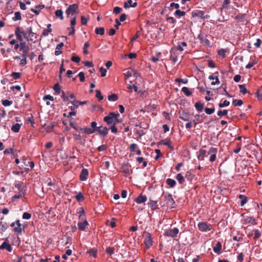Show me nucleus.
Wrapping results in <instances>:
<instances>
[{
    "label": "nucleus",
    "mask_w": 262,
    "mask_h": 262,
    "mask_svg": "<svg viewBox=\"0 0 262 262\" xmlns=\"http://www.w3.org/2000/svg\"><path fill=\"white\" fill-rule=\"evenodd\" d=\"M206 151L204 149H200L198 155V159L200 160H204V157L206 156Z\"/></svg>",
    "instance_id": "nucleus-24"
},
{
    "label": "nucleus",
    "mask_w": 262,
    "mask_h": 262,
    "mask_svg": "<svg viewBox=\"0 0 262 262\" xmlns=\"http://www.w3.org/2000/svg\"><path fill=\"white\" fill-rule=\"evenodd\" d=\"M88 222L87 221L84 220L83 222H80L78 223V229L81 231H84L88 226Z\"/></svg>",
    "instance_id": "nucleus-17"
},
{
    "label": "nucleus",
    "mask_w": 262,
    "mask_h": 262,
    "mask_svg": "<svg viewBox=\"0 0 262 262\" xmlns=\"http://www.w3.org/2000/svg\"><path fill=\"white\" fill-rule=\"evenodd\" d=\"M253 232H254V239L256 240L260 237L261 233L258 230H254Z\"/></svg>",
    "instance_id": "nucleus-47"
},
{
    "label": "nucleus",
    "mask_w": 262,
    "mask_h": 262,
    "mask_svg": "<svg viewBox=\"0 0 262 262\" xmlns=\"http://www.w3.org/2000/svg\"><path fill=\"white\" fill-rule=\"evenodd\" d=\"M180 118L184 121H188L189 120V115L183 111L180 114Z\"/></svg>",
    "instance_id": "nucleus-22"
},
{
    "label": "nucleus",
    "mask_w": 262,
    "mask_h": 262,
    "mask_svg": "<svg viewBox=\"0 0 262 262\" xmlns=\"http://www.w3.org/2000/svg\"><path fill=\"white\" fill-rule=\"evenodd\" d=\"M176 178L180 184H183L184 182H185V179L183 176L180 173L177 174Z\"/></svg>",
    "instance_id": "nucleus-25"
},
{
    "label": "nucleus",
    "mask_w": 262,
    "mask_h": 262,
    "mask_svg": "<svg viewBox=\"0 0 262 262\" xmlns=\"http://www.w3.org/2000/svg\"><path fill=\"white\" fill-rule=\"evenodd\" d=\"M101 136L105 137L108 134V128L105 126H100L98 127L97 131Z\"/></svg>",
    "instance_id": "nucleus-10"
},
{
    "label": "nucleus",
    "mask_w": 262,
    "mask_h": 262,
    "mask_svg": "<svg viewBox=\"0 0 262 262\" xmlns=\"http://www.w3.org/2000/svg\"><path fill=\"white\" fill-rule=\"evenodd\" d=\"M89 171L86 168H83L80 172L79 178L81 181H84L87 179Z\"/></svg>",
    "instance_id": "nucleus-13"
},
{
    "label": "nucleus",
    "mask_w": 262,
    "mask_h": 262,
    "mask_svg": "<svg viewBox=\"0 0 262 262\" xmlns=\"http://www.w3.org/2000/svg\"><path fill=\"white\" fill-rule=\"evenodd\" d=\"M144 243L147 249L152 245L153 241L151 238V235L148 232H146L145 234Z\"/></svg>",
    "instance_id": "nucleus-8"
},
{
    "label": "nucleus",
    "mask_w": 262,
    "mask_h": 262,
    "mask_svg": "<svg viewBox=\"0 0 262 262\" xmlns=\"http://www.w3.org/2000/svg\"><path fill=\"white\" fill-rule=\"evenodd\" d=\"M22 58L20 59V63L19 64L21 66H24L27 64V56H21Z\"/></svg>",
    "instance_id": "nucleus-51"
},
{
    "label": "nucleus",
    "mask_w": 262,
    "mask_h": 262,
    "mask_svg": "<svg viewBox=\"0 0 262 262\" xmlns=\"http://www.w3.org/2000/svg\"><path fill=\"white\" fill-rule=\"evenodd\" d=\"M182 91L187 96H189L192 94V93L189 90V89L187 87L184 86V87L182 88Z\"/></svg>",
    "instance_id": "nucleus-39"
},
{
    "label": "nucleus",
    "mask_w": 262,
    "mask_h": 262,
    "mask_svg": "<svg viewBox=\"0 0 262 262\" xmlns=\"http://www.w3.org/2000/svg\"><path fill=\"white\" fill-rule=\"evenodd\" d=\"M20 126L21 124L19 123H16L12 126L11 129L13 132L18 133L20 130Z\"/></svg>",
    "instance_id": "nucleus-27"
},
{
    "label": "nucleus",
    "mask_w": 262,
    "mask_h": 262,
    "mask_svg": "<svg viewBox=\"0 0 262 262\" xmlns=\"http://www.w3.org/2000/svg\"><path fill=\"white\" fill-rule=\"evenodd\" d=\"M228 110H220L217 112V116L221 117L224 116H226L228 114Z\"/></svg>",
    "instance_id": "nucleus-42"
},
{
    "label": "nucleus",
    "mask_w": 262,
    "mask_h": 262,
    "mask_svg": "<svg viewBox=\"0 0 262 262\" xmlns=\"http://www.w3.org/2000/svg\"><path fill=\"white\" fill-rule=\"evenodd\" d=\"M10 226L14 227L13 231L17 234H20L24 229V227H22V225L20 224L19 220H16L15 222L12 223L10 224Z\"/></svg>",
    "instance_id": "nucleus-3"
},
{
    "label": "nucleus",
    "mask_w": 262,
    "mask_h": 262,
    "mask_svg": "<svg viewBox=\"0 0 262 262\" xmlns=\"http://www.w3.org/2000/svg\"><path fill=\"white\" fill-rule=\"evenodd\" d=\"M78 5L76 4L70 5L66 11L68 16L71 14L72 15L78 13Z\"/></svg>",
    "instance_id": "nucleus-5"
},
{
    "label": "nucleus",
    "mask_w": 262,
    "mask_h": 262,
    "mask_svg": "<svg viewBox=\"0 0 262 262\" xmlns=\"http://www.w3.org/2000/svg\"><path fill=\"white\" fill-rule=\"evenodd\" d=\"M232 104L234 105V106H241L243 104V101L241 99H234L232 101Z\"/></svg>",
    "instance_id": "nucleus-37"
},
{
    "label": "nucleus",
    "mask_w": 262,
    "mask_h": 262,
    "mask_svg": "<svg viewBox=\"0 0 262 262\" xmlns=\"http://www.w3.org/2000/svg\"><path fill=\"white\" fill-rule=\"evenodd\" d=\"M222 247L221 243L220 242H218L213 248L214 252L217 254H220L221 253Z\"/></svg>",
    "instance_id": "nucleus-18"
},
{
    "label": "nucleus",
    "mask_w": 262,
    "mask_h": 262,
    "mask_svg": "<svg viewBox=\"0 0 262 262\" xmlns=\"http://www.w3.org/2000/svg\"><path fill=\"white\" fill-rule=\"evenodd\" d=\"M261 43V40L259 38H257L256 40V42L254 43V45L256 48H259Z\"/></svg>",
    "instance_id": "nucleus-58"
},
{
    "label": "nucleus",
    "mask_w": 262,
    "mask_h": 262,
    "mask_svg": "<svg viewBox=\"0 0 262 262\" xmlns=\"http://www.w3.org/2000/svg\"><path fill=\"white\" fill-rule=\"evenodd\" d=\"M115 248L112 247H108L105 250L106 253L108 255H112L114 253Z\"/></svg>",
    "instance_id": "nucleus-40"
},
{
    "label": "nucleus",
    "mask_w": 262,
    "mask_h": 262,
    "mask_svg": "<svg viewBox=\"0 0 262 262\" xmlns=\"http://www.w3.org/2000/svg\"><path fill=\"white\" fill-rule=\"evenodd\" d=\"M130 165L128 163L123 164L121 167V171L126 175L129 174V167Z\"/></svg>",
    "instance_id": "nucleus-15"
},
{
    "label": "nucleus",
    "mask_w": 262,
    "mask_h": 262,
    "mask_svg": "<svg viewBox=\"0 0 262 262\" xmlns=\"http://www.w3.org/2000/svg\"><path fill=\"white\" fill-rule=\"evenodd\" d=\"M186 14L185 12L184 11H181L179 9H177L175 12H174V15L176 16H177V17H178L179 18L185 15Z\"/></svg>",
    "instance_id": "nucleus-34"
},
{
    "label": "nucleus",
    "mask_w": 262,
    "mask_h": 262,
    "mask_svg": "<svg viewBox=\"0 0 262 262\" xmlns=\"http://www.w3.org/2000/svg\"><path fill=\"white\" fill-rule=\"evenodd\" d=\"M76 200L79 202H82L84 200V197L83 193L79 192L76 196Z\"/></svg>",
    "instance_id": "nucleus-35"
},
{
    "label": "nucleus",
    "mask_w": 262,
    "mask_h": 262,
    "mask_svg": "<svg viewBox=\"0 0 262 262\" xmlns=\"http://www.w3.org/2000/svg\"><path fill=\"white\" fill-rule=\"evenodd\" d=\"M205 12L203 11L196 10L192 12V17L199 18H204Z\"/></svg>",
    "instance_id": "nucleus-11"
},
{
    "label": "nucleus",
    "mask_w": 262,
    "mask_h": 262,
    "mask_svg": "<svg viewBox=\"0 0 262 262\" xmlns=\"http://www.w3.org/2000/svg\"><path fill=\"white\" fill-rule=\"evenodd\" d=\"M104 28L103 27L96 28L95 30V32L96 34H99L103 35L104 34Z\"/></svg>",
    "instance_id": "nucleus-30"
},
{
    "label": "nucleus",
    "mask_w": 262,
    "mask_h": 262,
    "mask_svg": "<svg viewBox=\"0 0 262 262\" xmlns=\"http://www.w3.org/2000/svg\"><path fill=\"white\" fill-rule=\"evenodd\" d=\"M198 38L200 40L201 43H203L204 45L206 46H210V42L202 34H199L198 36Z\"/></svg>",
    "instance_id": "nucleus-14"
},
{
    "label": "nucleus",
    "mask_w": 262,
    "mask_h": 262,
    "mask_svg": "<svg viewBox=\"0 0 262 262\" xmlns=\"http://www.w3.org/2000/svg\"><path fill=\"white\" fill-rule=\"evenodd\" d=\"M122 10V8L120 7H115L113 9V12L116 14H118L121 12Z\"/></svg>",
    "instance_id": "nucleus-64"
},
{
    "label": "nucleus",
    "mask_w": 262,
    "mask_h": 262,
    "mask_svg": "<svg viewBox=\"0 0 262 262\" xmlns=\"http://www.w3.org/2000/svg\"><path fill=\"white\" fill-rule=\"evenodd\" d=\"M202 115H196L194 116V119L193 120V123L195 126L197 124L202 122Z\"/></svg>",
    "instance_id": "nucleus-21"
},
{
    "label": "nucleus",
    "mask_w": 262,
    "mask_h": 262,
    "mask_svg": "<svg viewBox=\"0 0 262 262\" xmlns=\"http://www.w3.org/2000/svg\"><path fill=\"white\" fill-rule=\"evenodd\" d=\"M21 19V13L19 12H16L14 16L12 18L13 21H17Z\"/></svg>",
    "instance_id": "nucleus-36"
},
{
    "label": "nucleus",
    "mask_w": 262,
    "mask_h": 262,
    "mask_svg": "<svg viewBox=\"0 0 262 262\" xmlns=\"http://www.w3.org/2000/svg\"><path fill=\"white\" fill-rule=\"evenodd\" d=\"M4 249H7L9 252H11L12 250L11 245L6 242H4L0 246V249L3 250Z\"/></svg>",
    "instance_id": "nucleus-19"
},
{
    "label": "nucleus",
    "mask_w": 262,
    "mask_h": 262,
    "mask_svg": "<svg viewBox=\"0 0 262 262\" xmlns=\"http://www.w3.org/2000/svg\"><path fill=\"white\" fill-rule=\"evenodd\" d=\"M31 217V214L30 213L25 212L23 214V218L26 220H29Z\"/></svg>",
    "instance_id": "nucleus-62"
},
{
    "label": "nucleus",
    "mask_w": 262,
    "mask_h": 262,
    "mask_svg": "<svg viewBox=\"0 0 262 262\" xmlns=\"http://www.w3.org/2000/svg\"><path fill=\"white\" fill-rule=\"evenodd\" d=\"M72 104L73 105L71 106L70 107V108L71 111H74L78 107V103H75V100L71 101Z\"/></svg>",
    "instance_id": "nucleus-57"
},
{
    "label": "nucleus",
    "mask_w": 262,
    "mask_h": 262,
    "mask_svg": "<svg viewBox=\"0 0 262 262\" xmlns=\"http://www.w3.org/2000/svg\"><path fill=\"white\" fill-rule=\"evenodd\" d=\"M63 46V43L61 42L59 44L57 45L56 47V50L55 51V55L56 56H58L61 54V51L60 50L62 47Z\"/></svg>",
    "instance_id": "nucleus-23"
},
{
    "label": "nucleus",
    "mask_w": 262,
    "mask_h": 262,
    "mask_svg": "<svg viewBox=\"0 0 262 262\" xmlns=\"http://www.w3.org/2000/svg\"><path fill=\"white\" fill-rule=\"evenodd\" d=\"M20 73L17 72H13L11 74L12 77L14 79H17L20 77Z\"/></svg>",
    "instance_id": "nucleus-59"
},
{
    "label": "nucleus",
    "mask_w": 262,
    "mask_h": 262,
    "mask_svg": "<svg viewBox=\"0 0 262 262\" xmlns=\"http://www.w3.org/2000/svg\"><path fill=\"white\" fill-rule=\"evenodd\" d=\"M71 60L76 63H78L80 61V58L78 56H73L71 58Z\"/></svg>",
    "instance_id": "nucleus-63"
},
{
    "label": "nucleus",
    "mask_w": 262,
    "mask_h": 262,
    "mask_svg": "<svg viewBox=\"0 0 262 262\" xmlns=\"http://www.w3.org/2000/svg\"><path fill=\"white\" fill-rule=\"evenodd\" d=\"M78 77H79V79H80V81L81 82H84V80H85V76H84V74L83 72H80L78 75Z\"/></svg>",
    "instance_id": "nucleus-60"
},
{
    "label": "nucleus",
    "mask_w": 262,
    "mask_h": 262,
    "mask_svg": "<svg viewBox=\"0 0 262 262\" xmlns=\"http://www.w3.org/2000/svg\"><path fill=\"white\" fill-rule=\"evenodd\" d=\"M119 116V114H115L113 112H111L108 116H106L104 117L103 120L108 125L116 124V123L118 122V118Z\"/></svg>",
    "instance_id": "nucleus-1"
},
{
    "label": "nucleus",
    "mask_w": 262,
    "mask_h": 262,
    "mask_svg": "<svg viewBox=\"0 0 262 262\" xmlns=\"http://www.w3.org/2000/svg\"><path fill=\"white\" fill-rule=\"evenodd\" d=\"M160 143L162 144H163V145H165L168 146L171 149H173V148L171 146V141H170V140L169 139L167 140V141H165L164 140H161L160 141Z\"/></svg>",
    "instance_id": "nucleus-38"
},
{
    "label": "nucleus",
    "mask_w": 262,
    "mask_h": 262,
    "mask_svg": "<svg viewBox=\"0 0 262 262\" xmlns=\"http://www.w3.org/2000/svg\"><path fill=\"white\" fill-rule=\"evenodd\" d=\"M166 183L170 187L173 188L176 185V182L174 180L168 178L166 180Z\"/></svg>",
    "instance_id": "nucleus-26"
},
{
    "label": "nucleus",
    "mask_w": 262,
    "mask_h": 262,
    "mask_svg": "<svg viewBox=\"0 0 262 262\" xmlns=\"http://www.w3.org/2000/svg\"><path fill=\"white\" fill-rule=\"evenodd\" d=\"M157 201L150 200L149 205L152 210H155L157 208Z\"/></svg>",
    "instance_id": "nucleus-53"
},
{
    "label": "nucleus",
    "mask_w": 262,
    "mask_h": 262,
    "mask_svg": "<svg viewBox=\"0 0 262 262\" xmlns=\"http://www.w3.org/2000/svg\"><path fill=\"white\" fill-rule=\"evenodd\" d=\"M15 188L18 189L19 192L25 195L26 191V187L24 185L23 182L19 183L15 185Z\"/></svg>",
    "instance_id": "nucleus-12"
},
{
    "label": "nucleus",
    "mask_w": 262,
    "mask_h": 262,
    "mask_svg": "<svg viewBox=\"0 0 262 262\" xmlns=\"http://www.w3.org/2000/svg\"><path fill=\"white\" fill-rule=\"evenodd\" d=\"M187 46V44L186 42L183 41L181 43V44L178 45L177 46V49L182 52L184 51V49L183 48V47H186Z\"/></svg>",
    "instance_id": "nucleus-45"
},
{
    "label": "nucleus",
    "mask_w": 262,
    "mask_h": 262,
    "mask_svg": "<svg viewBox=\"0 0 262 262\" xmlns=\"http://www.w3.org/2000/svg\"><path fill=\"white\" fill-rule=\"evenodd\" d=\"M118 99V97L115 94H112L108 96V100L110 101H115Z\"/></svg>",
    "instance_id": "nucleus-33"
},
{
    "label": "nucleus",
    "mask_w": 262,
    "mask_h": 262,
    "mask_svg": "<svg viewBox=\"0 0 262 262\" xmlns=\"http://www.w3.org/2000/svg\"><path fill=\"white\" fill-rule=\"evenodd\" d=\"M13 102L7 99L2 100V104L5 106H8L12 104Z\"/></svg>",
    "instance_id": "nucleus-49"
},
{
    "label": "nucleus",
    "mask_w": 262,
    "mask_h": 262,
    "mask_svg": "<svg viewBox=\"0 0 262 262\" xmlns=\"http://www.w3.org/2000/svg\"><path fill=\"white\" fill-rule=\"evenodd\" d=\"M230 102L227 101V100H225L223 103H220L219 104V106L220 108L223 107L224 106H227L229 105Z\"/></svg>",
    "instance_id": "nucleus-54"
},
{
    "label": "nucleus",
    "mask_w": 262,
    "mask_h": 262,
    "mask_svg": "<svg viewBox=\"0 0 262 262\" xmlns=\"http://www.w3.org/2000/svg\"><path fill=\"white\" fill-rule=\"evenodd\" d=\"M242 223L244 225L250 224L254 225L257 224L255 218L252 216H247L246 219L242 221Z\"/></svg>",
    "instance_id": "nucleus-9"
},
{
    "label": "nucleus",
    "mask_w": 262,
    "mask_h": 262,
    "mask_svg": "<svg viewBox=\"0 0 262 262\" xmlns=\"http://www.w3.org/2000/svg\"><path fill=\"white\" fill-rule=\"evenodd\" d=\"M238 86L239 89V92L243 94H245L248 92L245 84H240L238 85Z\"/></svg>",
    "instance_id": "nucleus-31"
},
{
    "label": "nucleus",
    "mask_w": 262,
    "mask_h": 262,
    "mask_svg": "<svg viewBox=\"0 0 262 262\" xmlns=\"http://www.w3.org/2000/svg\"><path fill=\"white\" fill-rule=\"evenodd\" d=\"M194 106L195 108L199 111V112H202L204 108V104L201 103L200 102H197L195 103Z\"/></svg>",
    "instance_id": "nucleus-29"
},
{
    "label": "nucleus",
    "mask_w": 262,
    "mask_h": 262,
    "mask_svg": "<svg viewBox=\"0 0 262 262\" xmlns=\"http://www.w3.org/2000/svg\"><path fill=\"white\" fill-rule=\"evenodd\" d=\"M95 129H93L92 128H88V127H85V128H84L83 132H84V133H85L86 134H88V135H90V134H93L95 132H96L95 131Z\"/></svg>",
    "instance_id": "nucleus-41"
},
{
    "label": "nucleus",
    "mask_w": 262,
    "mask_h": 262,
    "mask_svg": "<svg viewBox=\"0 0 262 262\" xmlns=\"http://www.w3.org/2000/svg\"><path fill=\"white\" fill-rule=\"evenodd\" d=\"M205 113L208 115H211L215 112V108H206L205 109Z\"/></svg>",
    "instance_id": "nucleus-50"
},
{
    "label": "nucleus",
    "mask_w": 262,
    "mask_h": 262,
    "mask_svg": "<svg viewBox=\"0 0 262 262\" xmlns=\"http://www.w3.org/2000/svg\"><path fill=\"white\" fill-rule=\"evenodd\" d=\"M238 198L241 199V203H240L241 206H244V205L247 202V198L246 196L244 195L239 194L238 195Z\"/></svg>",
    "instance_id": "nucleus-28"
},
{
    "label": "nucleus",
    "mask_w": 262,
    "mask_h": 262,
    "mask_svg": "<svg viewBox=\"0 0 262 262\" xmlns=\"http://www.w3.org/2000/svg\"><path fill=\"white\" fill-rule=\"evenodd\" d=\"M256 97L259 100L262 101V91L258 90L256 93Z\"/></svg>",
    "instance_id": "nucleus-61"
},
{
    "label": "nucleus",
    "mask_w": 262,
    "mask_h": 262,
    "mask_svg": "<svg viewBox=\"0 0 262 262\" xmlns=\"http://www.w3.org/2000/svg\"><path fill=\"white\" fill-rule=\"evenodd\" d=\"M23 163H24V165H25L26 166L29 165V166L31 168H33L34 167V162L33 161H28V162H27V160L25 159H24Z\"/></svg>",
    "instance_id": "nucleus-46"
},
{
    "label": "nucleus",
    "mask_w": 262,
    "mask_h": 262,
    "mask_svg": "<svg viewBox=\"0 0 262 262\" xmlns=\"http://www.w3.org/2000/svg\"><path fill=\"white\" fill-rule=\"evenodd\" d=\"M90 45L89 42H86L84 43V47H83V52L84 54H89V51L87 49H88V48H89L90 47Z\"/></svg>",
    "instance_id": "nucleus-48"
},
{
    "label": "nucleus",
    "mask_w": 262,
    "mask_h": 262,
    "mask_svg": "<svg viewBox=\"0 0 262 262\" xmlns=\"http://www.w3.org/2000/svg\"><path fill=\"white\" fill-rule=\"evenodd\" d=\"M55 14L56 16L59 17L61 20L63 19V11L62 10H57L55 11Z\"/></svg>",
    "instance_id": "nucleus-32"
},
{
    "label": "nucleus",
    "mask_w": 262,
    "mask_h": 262,
    "mask_svg": "<svg viewBox=\"0 0 262 262\" xmlns=\"http://www.w3.org/2000/svg\"><path fill=\"white\" fill-rule=\"evenodd\" d=\"M166 201L168 205L173 206L175 204V202L172 198V195L171 194H168L165 196Z\"/></svg>",
    "instance_id": "nucleus-16"
},
{
    "label": "nucleus",
    "mask_w": 262,
    "mask_h": 262,
    "mask_svg": "<svg viewBox=\"0 0 262 262\" xmlns=\"http://www.w3.org/2000/svg\"><path fill=\"white\" fill-rule=\"evenodd\" d=\"M147 200V198L145 195L140 194L137 198L135 199V202L137 203L141 204L145 202Z\"/></svg>",
    "instance_id": "nucleus-20"
},
{
    "label": "nucleus",
    "mask_w": 262,
    "mask_h": 262,
    "mask_svg": "<svg viewBox=\"0 0 262 262\" xmlns=\"http://www.w3.org/2000/svg\"><path fill=\"white\" fill-rule=\"evenodd\" d=\"M83 64L85 66L90 68L94 67V64L92 61H84L82 62Z\"/></svg>",
    "instance_id": "nucleus-56"
},
{
    "label": "nucleus",
    "mask_w": 262,
    "mask_h": 262,
    "mask_svg": "<svg viewBox=\"0 0 262 262\" xmlns=\"http://www.w3.org/2000/svg\"><path fill=\"white\" fill-rule=\"evenodd\" d=\"M179 230L177 228H174L172 229L166 230L165 231L164 235L166 236L175 238L179 233Z\"/></svg>",
    "instance_id": "nucleus-6"
},
{
    "label": "nucleus",
    "mask_w": 262,
    "mask_h": 262,
    "mask_svg": "<svg viewBox=\"0 0 262 262\" xmlns=\"http://www.w3.org/2000/svg\"><path fill=\"white\" fill-rule=\"evenodd\" d=\"M96 97L99 101H101L103 99V96L101 95V92L99 90H96Z\"/></svg>",
    "instance_id": "nucleus-44"
},
{
    "label": "nucleus",
    "mask_w": 262,
    "mask_h": 262,
    "mask_svg": "<svg viewBox=\"0 0 262 262\" xmlns=\"http://www.w3.org/2000/svg\"><path fill=\"white\" fill-rule=\"evenodd\" d=\"M15 33L17 39L19 41H23V37H24L28 41H30L27 32L26 31L21 30V29L19 27L16 28Z\"/></svg>",
    "instance_id": "nucleus-2"
},
{
    "label": "nucleus",
    "mask_w": 262,
    "mask_h": 262,
    "mask_svg": "<svg viewBox=\"0 0 262 262\" xmlns=\"http://www.w3.org/2000/svg\"><path fill=\"white\" fill-rule=\"evenodd\" d=\"M53 89L57 94H59L60 93V86H59L58 83H56L54 85Z\"/></svg>",
    "instance_id": "nucleus-52"
},
{
    "label": "nucleus",
    "mask_w": 262,
    "mask_h": 262,
    "mask_svg": "<svg viewBox=\"0 0 262 262\" xmlns=\"http://www.w3.org/2000/svg\"><path fill=\"white\" fill-rule=\"evenodd\" d=\"M198 227L199 230L202 232H206L212 229V225L206 222H200L198 224Z\"/></svg>",
    "instance_id": "nucleus-4"
},
{
    "label": "nucleus",
    "mask_w": 262,
    "mask_h": 262,
    "mask_svg": "<svg viewBox=\"0 0 262 262\" xmlns=\"http://www.w3.org/2000/svg\"><path fill=\"white\" fill-rule=\"evenodd\" d=\"M217 152V149L216 148H214V147H211L209 151H208V154H210V155H213V154H215L216 155V153Z\"/></svg>",
    "instance_id": "nucleus-55"
},
{
    "label": "nucleus",
    "mask_w": 262,
    "mask_h": 262,
    "mask_svg": "<svg viewBox=\"0 0 262 262\" xmlns=\"http://www.w3.org/2000/svg\"><path fill=\"white\" fill-rule=\"evenodd\" d=\"M19 51L22 52L21 56H27L29 51V47L25 41H20Z\"/></svg>",
    "instance_id": "nucleus-7"
},
{
    "label": "nucleus",
    "mask_w": 262,
    "mask_h": 262,
    "mask_svg": "<svg viewBox=\"0 0 262 262\" xmlns=\"http://www.w3.org/2000/svg\"><path fill=\"white\" fill-rule=\"evenodd\" d=\"M97 250L96 249L93 248L91 249L89 251L87 252L88 253L90 254V255H92L94 257H96L97 256Z\"/></svg>",
    "instance_id": "nucleus-43"
}]
</instances>
